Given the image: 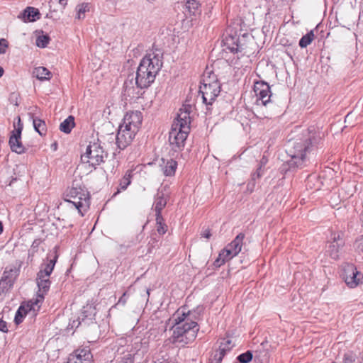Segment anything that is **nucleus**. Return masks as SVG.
<instances>
[{"instance_id":"nucleus-60","label":"nucleus","mask_w":363,"mask_h":363,"mask_svg":"<svg viewBox=\"0 0 363 363\" xmlns=\"http://www.w3.org/2000/svg\"><path fill=\"white\" fill-rule=\"evenodd\" d=\"M362 222H363V213H362Z\"/></svg>"},{"instance_id":"nucleus-39","label":"nucleus","mask_w":363,"mask_h":363,"mask_svg":"<svg viewBox=\"0 0 363 363\" xmlns=\"http://www.w3.org/2000/svg\"><path fill=\"white\" fill-rule=\"evenodd\" d=\"M9 46L8 41L4 39H0V54H4L6 52V48Z\"/></svg>"},{"instance_id":"nucleus-19","label":"nucleus","mask_w":363,"mask_h":363,"mask_svg":"<svg viewBox=\"0 0 363 363\" xmlns=\"http://www.w3.org/2000/svg\"><path fill=\"white\" fill-rule=\"evenodd\" d=\"M18 272L19 269L16 267H12L9 270L6 268L1 280L4 281V282H6V284L11 287L16 278L18 275Z\"/></svg>"},{"instance_id":"nucleus-22","label":"nucleus","mask_w":363,"mask_h":363,"mask_svg":"<svg viewBox=\"0 0 363 363\" xmlns=\"http://www.w3.org/2000/svg\"><path fill=\"white\" fill-rule=\"evenodd\" d=\"M32 74L40 81L49 80L52 77V73L44 67L34 68Z\"/></svg>"},{"instance_id":"nucleus-24","label":"nucleus","mask_w":363,"mask_h":363,"mask_svg":"<svg viewBox=\"0 0 363 363\" xmlns=\"http://www.w3.org/2000/svg\"><path fill=\"white\" fill-rule=\"evenodd\" d=\"M30 305H31V303L30 301L26 307H25L24 306H21L18 308V309L17 310V311L16 313V315L14 318V321H15L16 324L18 325L21 323H22L26 315L29 311H33V309L30 310Z\"/></svg>"},{"instance_id":"nucleus-35","label":"nucleus","mask_w":363,"mask_h":363,"mask_svg":"<svg viewBox=\"0 0 363 363\" xmlns=\"http://www.w3.org/2000/svg\"><path fill=\"white\" fill-rule=\"evenodd\" d=\"M199 3L196 0H189L186 2V7L189 13L196 15L199 8Z\"/></svg>"},{"instance_id":"nucleus-43","label":"nucleus","mask_w":363,"mask_h":363,"mask_svg":"<svg viewBox=\"0 0 363 363\" xmlns=\"http://www.w3.org/2000/svg\"><path fill=\"white\" fill-rule=\"evenodd\" d=\"M355 358L351 353H346L343 357V363H354Z\"/></svg>"},{"instance_id":"nucleus-25","label":"nucleus","mask_w":363,"mask_h":363,"mask_svg":"<svg viewBox=\"0 0 363 363\" xmlns=\"http://www.w3.org/2000/svg\"><path fill=\"white\" fill-rule=\"evenodd\" d=\"M74 118L72 116H68L60 125V130L65 133H69L74 127Z\"/></svg>"},{"instance_id":"nucleus-42","label":"nucleus","mask_w":363,"mask_h":363,"mask_svg":"<svg viewBox=\"0 0 363 363\" xmlns=\"http://www.w3.org/2000/svg\"><path fill=\"white\" fill-rule=\"evenodd\" d=\"M227 261L224 259L223 257H221V255L219 253L218 257L214 261L213 265L216 267H220L221 265L224 264Z\"/></svg>"},{"instance_id":"nucleus-40","label":"nucleus","mask_w":363,"mask_h":363,"mask_svg":"<svg viewBox=\"0 0 363 363\" xmlns=\"http://www.w3.org/2000/svg\"><path fill=\"white\" fill-rule=\"evenodd\" d=\"M133 79V76L132 77V78H131V79L130 81H128V80L125 81L124 84H123L124 91L128 96H130V94H131L130 91H131L132 88L130 87V85L132 84Z\"/></svg>"},{"instance_id":"nucleus-50","label":"nucleus","mask_w":363,"mask_h":363,"mask_svg":"<svg viewBox=\"0 0 363 363\" xmlns=\"http://www.w3.org/2000/svg\"><path fill=\"white\" fill-rule=\"evenodd\" d=\"M230 345H231V340H224L223 342H222L220 345H223V346L225 345V347L231 348Z\"/></svg>"},{"instance_id":"nucleus-47","label":"nucleus","mask_w":363,"mask_h":363,"mask_svg":"<svg viewBox=\"0 0 363 363\" xmlns=\"http://www.w3.org/2000/svg\"><path fill=\"white\" fill-rule=\"evenodd\" d=\"M6 282H4V281L0 280V295L4 292L5 290L9 289L11 288L8 284H5Z\"/></svg>"},{"instance_id":"nucleus-27","label":"nucleus","mask_w":363,"mask_h":363,"mask_svg":"<svg viewBox=\"0 0 363 363\" xmlns=\"http://www.w3.org/2000/svg\"><path fill=\"white\" fill-rule=\"evenodd\" d=\"M89 191L82 187H72L67 192V199L77 196H88Z\"/></svg>"},{"instance_id":"nucleus-4","label":"nucleus","mask_w":363,"mask_h":363,"mask_svg":"<svg viewBox=\"0 0 363 363\" xmlns=\"http://www.w3.org/2000/svg\"><path fill=\"white\" fill-rule=\"evenodd\" d=\"M220 92V84L219 82L215 79V76L211 78H204L203 82L199 87V94H201L203 103L206 104V109L210 110V106L216 100Z\"/></svg>"},{"instance_id":"nucleus-14","label":"nucleus","mask_w":363,"mask_h":363,"mask_svg":"<svg viewBox=\"0 0 363 363\" xmlns=\"http://www.w3.org/2000/svg\"><path fill=\"white\" fill-rule=\"evenodd\" d=\"M92 357L89 350H77L69 354L67 363H92Z\"/></svg>"},{"instance_id":"nucleus-52","label":"nucleus","mask_w":363,"mask_h":363,"mask_svg":"<svg viewBox=\"0 0 363 363\" xmlns=\"http://www.w3.org/2000/svg\"><path fill=\"white\" fill-rule=\"evenodd\" d=\"M359 247L360 248V250L362 251H363V236L362 237V238L360 239L359 240Z\"/></svg>"},{"instance_id":"nucleus-49","label":"nucleus","mask_w":363,"mask_h":363,"mask_svg":"<svg viewBox=\"0 0 363 363\" xmlns=\"http://www.w3.org/2000/svg\"><path fill=\"white\" fill-rule=\"evenodd\" d=\"M202 237L209 239L211 236V233L208 229H206L203 231V233L201 234Z\"/></svg>"},{"instance_id":"nucleus-26","label":"nucleus","mask_w":363,"mask_h":363,"mask_svg":"<svg viewBox=\"0 0 363 363\" xmlns=\"http://www.w3.org/2000/svg\"><path fill=\"white\" fill-rule=\"evenodd\" d=\"M177 167V162L171 159L169 160H167V163L162 168L163 173L167 177H171L174 175L175 171Z\"/></svg>"},{"instance_id":"nucleus-11","label":"nucleus","mask_w":363,"mask_h":363,"mask_svg":"<svg viewBox=\"0 0 363 363\" xmlns=\"http://www.w3.org/2000/svg\"><path fill=\"white\" fill-rule=\"evenodd\" d=\"M143 121L142 113L138 111L128 112L123 117V125L133 131L138 132Z\"/></svg>"},{"instance_id":"nucleus-18","label":"nucleus","mask_w":363,"mask_h":363,"mask_svg":"<svg viewBox=\"0 0 363 363\" xmlns=\"http://www.w3.org/2000/svg\"><path fill=\"white\" fill-rule=\"evenodd\" d=\"M167 202V198L165 194L162 191H158L155 196L153 204L155 216L162 215V210L166 206Z\"/></svg>"},{"instance_id":"nucleus-6","label":"nucleus","mask_w":363,"mask_h":363,"mask_svg":"<svg viewBox=\"0 0 363 363\" xmlns=\"http://www.w3.org/2000/svg\"><path fill=\"white\" fill-rule=\"evenodd\" d=\"M189 131L183 129V128H179L178 124L172 125L169 133V142L172 150L174 152H179L183 149Z\"/></svg>"},{"instance_id":"nucleus-30","label":"nucleus","mask_w":363,"mask_h":363,"mask_svg":"<svg viewBox=\"0 0 363 363\" xmlns=\"http://www.w3.org/2000/svg\"><path fill=\"white\" fill-rule=\"evenodd\" d=\"M94 315L95 308H93L91 306H87L86 307H84L82 311V315L79 318L82 319V321H84L86 318L92 320Z\"/></svg>"},{"instance_id":"nucleus-41","label":"nucleus","mask_w":363,"mask_h":363,"mask_svg":"<svg viewBox=\"0 0 363 363\" xmlns=\"http://www.w3.org/2000/svg\"><path fill=\"white\" fill-rule=\"evenodd\" d=\"M118 363H134L133 357L131 354H125Z\"/></svg>"},{"instance_id":"nucleus-57","label":"nucleus","mask_w":363,"mask_h":363,"mask_svg":"<svg viewBox=\"0 0 363 363\" xmlns=\"http://www.w3.org/2000/svg\"><path fill=\"white\" fill-rule=\"evenodd\" d=\"M53 147H55V150H56V147H57V144L56 143L53 144Z\"/></svg>"},{"instance_id":"nucleus-7","label":"nucleus","mask_w":363,"mask_h":363,"mask_svg":"<svg viewBox=\"0 0 363 363\" xmlns=\"http://www.w3.org/2000/svg\"><path fill=\"white\" fill-rule=\"evenodd\" d=\"M254 91L257 96V105H262L267 106L272 102V92L269 85L264 82H256L254 84Z\"/></svg>"},{"instance_id":"nucleus-55","label":"nucleus","mask_w":363,"mask_h":363,"mask_svg":"<svg viewBox=\"0 0 363 363\" xmlns=\"http://www.w3.org/2000/svg\"><path fill=\"white\" fill-rule=\"evenodd\" d=\"M148 2L150 3H153L155 2L156 0H147Z\"/></svg>"},{"instance_id":"nucleus-32","label":"nucleus","mask_w":363,"mask_h":363,"mask_svg":"<svg viewBox=\"0 0 363 363\" xmlns=\"http://www.w3.org/2000/svg\"><path fill=\"white\" fill-rule=\"evenodd\" d=\"M157 231L160 235H164L167 230V225L162 215L156 216Z\"/></svg>"},{"instance_id":"nucleus-59","label":"nucleus","mask_w":363,"mask_h":363,"mask_svg":"<svg viewBox=\"0 0 363 363\" xmlns=\"http://www.w3.org/2000/svg\"><path fill=\"white\" fill-rule=\"evenodd\" d=\"M36 241L33 242V245L35 244V245H37V243H35Z\"/></svg>"},{"instance_id":"nucleus-38","label":"nucleus","mask_w":363,"mask_h":363,"mask_svg":"<svg viewBox=\"0 0 363 363\" xmlns=\"http://www.w3.org/2000/svg\"><path fill=\"white\" fill-rule=\"evenodd\" d=\"M263 174L264 169L262 168V165H259L256 172L252 174V181L253 182V185H255V181L259 179Z\"/></svg>"},{"instance_id":"nucleus-1","label":"nucleus","mask_w":363,"mask_h":363,"mask_svg":"<svg viewBox=\"0 0 363 363\" xmlns=\"http://www.w3.org/2000/svg\"><path fill=\"white\" fill-rule=\"evenodd\" d=\"M203 311L201 306L191 311L184 306L176 311L173 316L172 335L169 338L172 344L184 347L195 340L199 330L197 321L201 318Z\"/></svg>"},{"instance_id":"nucleus-53","label":"nucleus","mask_w":363,"mask_h":363,"mask_svg":"<svg viewBox=\"0 0 363 363\" xmlns=\"http://www.w3.org/2000/svg\"><path fill=\"white\" fill-rule=\"evenodd\" d=\"M4 72V69L0 66V78L3 76Z\"/></svg>"},{"instance_id":"nucleus-15","label":"nucleus","mask_w":363,"mask_h":363,"mask_svg":"<svg viewBox=\"0 0 363 363\" xmlns=\"http://www.w3.org/2000/svg\"><path fill=\"white\" fill-rule=\"evenodd\" d=\"M66 201L71 203L79 211L81 216L89 208V195L88 196H76L65 199Z\"/></svg>"},{"instance_id":"nucleus-9","label":"nucleus","mask_w":363,"mask_h":363,"mask_svg":"<svg viewBox=\"0 0 363 363\" xmlns=\"http://www.w3.org/2000/svg\"><path fill=\"white\" fill-rule=\"evenodd\" d=\"M137 132L130 128L120 125L116 135V143L120 150H124L128 147L134 139Z\"/></svg>"},{"instance_id":"nucleus-5","label":"nucleus","mask_w":363,"mask_h":363,"mask_svg":"<svg viewBox=\"0 0 363 363\" xmlns=\"http://www.w3.org/2000/svg\"><path fill=\"white\" fill-rule=\"evenodd\" d=\"M108 154L104 150L101 143L99 142L90 143L87 146L86 152L82 155V160L88 162L90 165L95 167L104 162Z\"/></svg>"},{"instance_id":"nucleus-23","label":"nucleus","mask_w":363,"mask_h":363,"mask_svg":"<svg viewBox=\"0 0 363 363\" xmlns=\"http://www.w3.org/2000/svg\"><path fill=\"white\" fill-rule=\"evenodd\" d=\"M57 259V255L56 253H55L53 258L49 260L48 263L46 264L45 268L39 271V272L38 273V276L43 278L49 277L54 269Z\"/></svg>"},{"instance_id":"nucleus-3","label":"nucleus","mask_w":363,"mask_h":363,"mask_svg":"<svg viewBox=\"0 0 363 363\" xmlns=\"http://www.w3.org/2000/svg\"><path fill=\"white\" fill-rule=\"evenodd\" d=\"M321 140L320 136L313 135L305 143H294V146L289 150L291 159L287 162L289 168L301 167L309 152Z\"/></svg>"},{"instance_id":"nucleus-51","label":"nucleus","mask_w":363,"mask_h":363,"mask_svg":"<svg viewBox=\"0 0 363 363\" xmlns=\"http://www.w3.org/2000/svg\"><path fill=\"white\" fill-rule=\"evenodd\" d=\"M267 160L264 157H263L262 158V160H260L259 165H262V166L265 165V164L267 163Z\"/></svg>"},{"instance_id":"nucleus-8","label":"nucleus","mask_w":363,"mask_h":363,"mask_svg":"<svg viewBox=\"0 0 363 363\" xmlns=\"http://www.w3.org/2000/svg\"><path fill=\"white\" fill-rule=\"evenodd\" d=\"M23 130V124L21 123V119L18 117V127L11 132L9 138V145L12 152L17 154L25 153L28 148L23 145L21 141V133Z\"/></svg>"},{"instance_id":"nucleus-45","label":"nucleus","mask_w":363,"mask_h":363,"mask_svg":"<svg viewBox=\"0 0 363 363\" xmlns=\"http://www.w3.org/2000/svg\"><path fill=\"white\" fill-rule=\"evenodd\" d=\"M127 292H124L122 295V296L119 298L118 303H116V305H120L121 304L122 306H124L126 302H127Z\"/></svg>"},{"instance_id":"nucleus-12","label":"nucleus","mask_w":363,"mask_h":363,"mask_svg":"<svg viewBox=\"0 0 363 363\" xmlns=\"http://www.w3.org/2000/svg\"><path fill=\"white\" fill-rule=\"evenodd\" d=\"M361 276V273L357 270L354 265L347 264L344 267L343 278L346 284L350 288H354L359 284Z\"/></svg>"},{"instance_id":"nucleus-33","label":"nucleus","mask_w":363,"mask_h":363,"mask_svg":"<svg viewBox=\"0 0 363 363\" xmlns=\"http://www.w3.org/2000/svg\"><path fill=\"white\" fill-rule=\"evenodd\" d=\"M77 18L80 20L84 18V13L89 11V4H82L77 6Z\"/></svg>"},{"instance_id":"nucleus-46","label":"nucleus","mask_w":363,"mask_h":363,"mask_svg":"<svg viewBox=\"0 0 363 363\" xmlns=\"http://www.w3.org/2000/svg\"><path fill=\"white\" fill-rule=\"evenodd\" d=\"M0 331L4 333L8 332L7 323L1 318H0Z\"/></svg>"},{"instance_id":"nucleus-56","label":"nucleus","mask_w":363,"mask_h":363,"mask_svg":"<svg viewBox=\"0 0 363 363\" xmlns=\"http://www.w3.org/2000/svg\"><path fill=\"white\" fill-rule=\"evenodd\" d=\"M53 147H55V150H56V147H57V144L56 143L53 144Z\"/></svg>"},{"instance_id":"nucleus-28","label":"nucleus","mask_w":363,"mask_h":363,"mask_svg":"<svg viewBox=\"0 0 363 363\" xmlns=\"http://www.w3.org/2000/svg\"><path fill=\"white\" fill-rule=\"evenodd\" d=\"M33 123L35 130L39 133L40 135H45L46 133V124L44 121L38 118H33Z\"/></svg>"},{"instance_id":"nucleus-37","label":"nucleus","mask_w":363,"mask_h":363,"mask_svg":"<svg viewBox=\"0 0 363 363\" xmlns=\"http://www.w3.org/2000/svg\"><path fill=\"white\" fill-rule=\"evenodd\" d=\"M220 254L221 255V257L223 256L224 259H225L227 262L237 256L233 250H232L230 248H228V245L220 252Z\"/></svg>"},{"instance_id":"nucleus-31","label":"nucleus","mask_w":363,"mask_h":363,"mask_svg":"<svg viewBox=\"0 0 363 363\" xmlns=\"http://www.w3.org/2000/svg\"><path fill=\"white\" fill-rule=\"evenodd\" d=\"M314 33L313 30H311L306 35H304L299 40L298 45L301 48H306L314 39Z\"/></svg>"},{"instance_id":"nucleus-58","label":"nucleus","mask_w":363,"mask_h":363,"mask_svg":"<svg viewBox=\"0 0 363 363\" xmlns=\"http://www.w3.org/2000/svg\"><path fill=\"white\" fill-rule=\"evenodd\" d=\"M36 241L33 242V245L35 244V245H37V243H35Z\"/></svg>"},{"instance_id":"nucleus-34","label":"nucleus","mask_w":363,"mask_h":363,"mask_svg":"<svg viewBox=\"0 0 363 363\" xmlns=\"http://www.w3.org/2000/svg\"><path fill=\"white\" fill-rule=\"evenodd\" d=\"M50 40V38L48 35H38L36 38V45L39 48H44L47 47L49 42Z\"/></svg>"},{"instance_id":"nucleus-29","label":"nucleus","mask_w":363,"mask_h":363,"mask_svg":"<svg viewBox=\"0 0 363 363\" xmlns=\"http://www.w3.org/2000/svg\"><path fill=\"white\" fill-rule=\"evenodd\" d=\"M230 350V347H225V345H220L219 349L215 352L213 360L215 363H221L223 358L227 352Z\"/></svg>"},{"instance_id":"nucleus-44","label":"nucleus","mask_w":363,"mask_h":363,"mask_svg":"<svg viewBox=\"0 0 363 363\" xmlns=\"http://www.w3.org/2000/svg\"><path fill=\"white\" fill-rule=\"evenodd\" d=\"M49 6H50V9L52 10L53 11H58L59 10L58 0H50L49 1Z\"/></svg>"},{"instance_id":"nucleus-20","label":"nucleus","mask_w":363,"mask_h":363,"mask_svg":"<svg viewBox=\"0 0 363 363\" xmlns=\"http://www.w3.org/2000/svg\"><path fill=\"white\" fill-rule=\"evenodd\" d=\"M245 237V235L243 233H239L235 239L228 245V248H230L233 252L238 255L239 252L241 251L243 240Z\"/></svg>"},{"instance_id":"nucleus-36","label":"nucleus","mask_w":363,"mask_h":363,"mask_svg":"<svg viewBox=\"0 0 363 363\" xmlns=\"http://www.w3.org/2000/svg\"><path fill=\"white\" fill-rule=\"evenodd\" d=\"M253 357L252 352L250 350L240 354L237 357V359L240 363H249Z\"/></svg>"},{"instance_id":"nucleus-16","label":"nucleus","mask_w":363,"mask_h":363,"mask_svg":"<svg viewBox=\"0 0 363 363\" xmlns=\"http://www.w3.org/2000/svg\"><path fill=\"white\" fill-rule=\"evenodd\" d=\"M333 241L330 243L327 252L333 259H337L340 257V250L344 245V241L340 238V235H335L333 237Z\"/></svg>"},{"instance_id":"nucleus-48","label":"nucleus","mask_w":363,"mask_h":363,"mask_svg":"<svg viewBox=\"0 0 363 363\" xmlns=\"http://www.w3.org/2000/svg\"><path fill=\"white\" fill-rule=\"evenodd\" d=\"M68 0H58L59 9H64L67 4Z\"/></svg>"},{"instance_id":"nucleus-54","label":"nucleus","mask_w":363,"mask_h":363,"mask_svg":"<svg viewBox=\"0 0 363 363\" xmlns=\"http://www.w3.org/2000/svg\"><path fill=\"white\" fill-rule=\"evenodd\" d=\"M3 230H4L3 224H2L1 221H0V235L2 233Z\"/></svg>"},{"instance_id":"nucleus-21","label":"nucleus","mask_w":363,"mask_h":363,"mask_svg":"<svg viewBox=\"0 0 363 363\" xmlns=\"http://www.w3.org/2000/svg\"><path fill=\"white\" fill-rule=\"evenodd\" d=\"M133 169H128L125 172L124 176L120 180L119 186H118L119 187H118L117 191L113 194V196H116V194H118L121 190L124 191L128 188V186L131 183V179L133 177Z\"/></svg>"},{"instance_id":"nucleus-10","label":"nucleus","mask_w":363,"mask_h":363,"mask_svg":"<svg viewBox=\"0 0 363 363\" xmlns=\"http://www.w3.org/2000/svg\"><path fill=\"white\" fill-rule=\"evenodd\" d=\"M37 284L38 286V297L35 301H30V310L33 309V313L40 308L39 303L44 299V296L48 291L50 286L49 277H40L37 275Z\"/></svg>"},{"instance_id":"nucleus-13","label":"nucleus","mask_w":363,"mask_h":363,"mask_svg":"<svg viewBox=\"0 0 363 363\" xmlns=\"http://www.w3.org/2000/svg\"><path fill=\"white\" fill-rule=\"evenodd\" d=\"M192 111L191 105H184L179 109L177 118L174 121L172 124H178L179 128H183L186 130H190V113Z\"/></svg>"},{"instance_id":"nucleus-17","label":"nucleus","mask_w":363,"mask_h":363,"mask_svg":"<svg viewBox=\"0 0 363 363\" xmlns=\"http://www.w3.org/2000/svg\"><path fill=\"white\" fill-rule=\"evenodd\" d=\"M40 16V13L38 9L28 6L18 17L23 22H33L39 19Z\"/></svg>"},{"instance_id":"nucleus-2","label":"nucleus","mask_w":363,"mask_h":363,"mask_svg":"<svg viewBox=\"0 0 363 363\" xmlns=\"http://www.w3.org/2000/svg\"><path fill=\"white\" fill-rule=\"evenodd\" d=\"M162 67V56L155 52L145 56L140 61L135 75V84L138 88L146 89L155 81Z\"/></svg>"}]
</instances>
